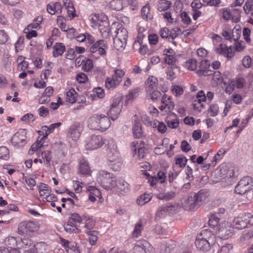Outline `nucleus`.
<instances>
[{
  "mask_svg": "<svg viewBox=\"0 0 253 253\" xmlns=\"http://www.w3.org/2000/svg\"><path fill=\"white\" fill-rule=\"evenodd\" d=\"M250 222H208L210 226H216V233L222 239H227L234 232V229L241 230L248 226Z\"/></svg>",
  "mask_w": 253,
  "mask_h": 253,
  "instance_id": "f257e3e1",
  "label": "nucleus"
},
{
  "mask_svg": "<svg viewBox=\"0 0 253 253\" xmlns=\"http://www.w3.org/2000/svg\"><path fill=\"white\" fill-rule=\"evenodd\" d=\"M111 122L109 118L104 115L94 114L87 120V126L92 129L104 131L110 126Z\"/></svg>",
  "mask_w": 253,
  "mask_h": 253,
  "instance_id": "f03ea898",
  "label": "nucleus"
},
{
  "mask_svg": "<svg viewBox=\"0 0 253 253\" xmlns=\"http://www.w3.org/2000/svg\"><path fill=\"white\" fill-rule=\"evenodd\" d=\"M214 236L208 229H204L198 234L195 240V245L197 249L203 251L210 250L211 245L213 242Z\"/></svg>",
  "mask_w": 253,
  "mask_h": 253,
  "instance_id": "7ed1b4c3",
  "label": "nucleus"
},
{
  "mask_svg": "<svg viewBox=\"0 0 253 253\" xmlns=\"http://www.w3.org/2000/svg\"><path fill=\"white\" fill-rule=\"evenodd\" d=\"M97 180L102 187L107 190L115 188L117 185V180L113 174L105 170L99 172Z\"/></svg>",
  "mask_w": 253,
  "mask_h": 253,
  "instance_id": "20e7f679",
  "label": "nucleus"
},
{
  "mask_svg": "<svg viewBox=\"0 0 253 253\" xmlns=\"http://www.w3.org/2000/svg\"><path fill=\"white\" fill-rule=\"evenodd\" d=\"M253 187V179L249 176L243 177L238 182L235 188V192L239 195H244L250 191Z\"/></svg>",
  "mask_w": 253,
  "mask_h": 253,
  "instance_id": "39448f33",
  "label": "nucleus"
},
{
  "mask_svg": "<svg viewBox=\"0 0 253 253\" xmlns=\"http://www.w3.org/2000/svg\"><path fill=\"white\" fill-rule=\"evenodd\" d=\"M125 75V72L121 69L114 70V73L112 78H108L105 82L106 86L109 89H114L119 85L122 78Z\"/></svg>",
  "mask_w": 253,
  "mask_h": 253,
  "instance_id": "423d86ee",
  "label": "nucleus"
},
{
  "mask_svg": "<svg viewBox=\"0 0 253 253\" xmlns=\"http://www.w3.org/2000/svg\"><path fill=\"white\" fill-rule=\"evenodd\" d=\"M106 45L105 41L102 40H99L89 47V51L93 57L97 59L100 55L106 54Z\"/></svg>",
  "mask_w": 253,
  "mask_h": 253,
  "instance_id": "0eeeda50",
  "label": "nucleus"
},
{
  "mask_svg": "<svg viewBox=\"0 0 253 253\" xmlns=\"http://www.w3.org/2000/svg\"><path fill=\"white\" fill-rule=\"evenodd\" d=\"M154 249L144 239L137 241L133 248V253H153Z\"/></svg>",
  "mask_w": 253,
  "mask_h": 253,
  "instance_id": "6e6552de",
  "label": "nucleus"
},
{
  "mask_svg": "<svg viewBox=\"0 0 253 253\" xmlns=\"http://www.w3.org/2000/svg\"><path fill=\"white\" fill-rule=\"evenodd\" d=\"M26 133V129H19L11 139L12 145L17 148L23 147L27 143Z\"/></svg>",
  "mask_w": 253,
  "mask_h": 253,
  "instance_id": "1a4fd4ad",
  "label": "nucleus"
},
{
  "mask_svg": "<svg viewBox=\"0 0 253 253\" xmlns=\"http://www.w3.org/2000/svg\"><path fill=\"white\" fill-rule=\"evenodd\" d=\"M229 171L225 165H221L218 169H216L211 174V180L213 183H217L222 179L226 177L228 175L230 176L231 173L228 174Z\"/></svg>",
  "mask_w": 253,
  "mask_h": 253,
  "instance_id": "9d476101",
  "label": "nucleus"
},
{
  "mask_svg": "<svg viewBox=\"0 0 253 253\" xmlns=\"http://www.w3.org/2000/svg\"><path fill=\"white\" fill-rule=\"evenodd\" d=\"M39 228V222H20L18 226V232L23 235L37 231Z\"/></svg>",
  "mask_w": 253,
  "mask_h": 253,
  "instance_id": "9b49d317",
  "label": "nucleus"
},
{
  "mask_svg": "<svg viewBox=\"0 0 253 253\" xmlns=\"http://www.w3.org/2000/svg\"><path fill=\"white\" fill-rule=\"evenodd\" d=\"M83 129V127L80 123H74L69 128L68 136L72 140H77L80 138Z\"/></svg>",
  "mask_w": 253,
  "mask_h": 253,
  "instance_id": "f8f14e48",
  "label": "nucleus"
},
{
  "mask_svg": "<svg viewBox=\"0 0 253 253\" xmlns=\"http://www.w3.org/2000/svg\"><path fill=\"white\" fill-rule=\"evenodd\" d=\"M168 180L170 186L177 188L182 184V176L179 172L174 173L169 171L168 174Z\"/></svg>",
  "mask_w": 253,
  "mask_h": 253,
  "instance_id": "ddd939ff",
  "label": "nucleus"
},
{
  "mask_svg": "<svg viewBox=\"0 0 253 253\" xmlns=\"http://www.w3.org/2000/svg\"><path fill=\"white\" fill-rule=\"evenodd\" d=\"M103 143L101 136L93 135L86 142V148L89 150H94L102 146Z\"/></svg>",
  "mask_w": 253,
  "mask_h": 253,
  "instance_id": "4468645a",
  "label": "nucleus"
},
{
  "mask_svg": "<svg viewBox=\"0 0 253 253\" xmlns=\"http://www.w3.org/2000/svg\"><path fill=\"white\" fill-rule=\"evenodd\" d=\"M161 105L159 107L161 111L165 110L166 112H171L174 107V104L172 102L170 96L167 97L166 94H164L161 99Z\"/></svg>",
  "mask_w": 253,
  "mask_h": 253,
  "instance_id": "2eb2a0df",
  "label": "nucleus"
},
{
  "mask_svg": "<svg viewBox=\"0 0 253 253\" xmlns=\"http://www.w3.org/2000/svg\"><path fill=\"white\" fill-rule=\"evenodd\" d=\"M210 66V64L208 60H202L199 67V69L197 71L196 74L199 76H211L212 74V71L208 69Z\"/></svg>",
  "mask_w": 253,
  "mask_h": 253,
  "instance_id": "dca6fc26",
  "label": "nucleus"
},
{
  "mask_svg": "<svg viewBox=\"0 0 253 253\" xmlns=\"http://www.w3.org/2000/svg\"><path fill=\"white\" fill-rule=\"evenodd\" d=\"M92 19L93 21L96 23V25H98V29L102 36L106 38L109 36V28L108 22L106 21H104L102 22V25H101V22H99L98 19V16L96 14L94 15V17Z\"/></svg>",
  "mask_w": 253,
  "mask_h": 253,
  "instance_id": "f3484780",
  "label": "nucleus"
},
{
  "mask_svg": "<svg viewBox=\"0 0 253 253\" xmlns=\"http://www.w3.org/2000/svg\"><path fill=\"white\" fill-rule=\"evenodd\" d=\"M225 212V210L223 208H220L218 209L217 212L215 213H210L207 215L208 221H219L221 220H223V214Z\"/></svg>",
  "mask_w": 253,
  "mask_h": 253,
  "instance_id": "a211bd4d",
  "label": "nucleus"
},
{
  "mask_svg": "<svg viewBox=\"0 0 253 253\" xmlns=\"http://www.w3.org/2000/svg\"><path fill=\"white\" fill-rule=\"evenodd\" d=\"M194 199L192 196H189L185 199L184 202L182 203L184 209L187 211H194L197 209L199 206L196 203Z\"/></svg>",
  "mask_w": 253,
  "mask_h": 253,
  "instance_id": "6ab92c4d",
  "label": "nucleus"
},
{
  "mask_svg": "<svg viewBox=\"0 0 253 253\" xmlns=\"http://www.w3.org/2000/svg\"><path fill=\"white\" fill-rule=\"evenodd\" d=\"M128 185V184L125 180L119 179L117 180L116 190L121 194L124 195L129 191Z\"/></svg>",
  "mask_w": 253,
  "mask_h": 253,
  "instance_id": "aec40b11",
  "label": "nucleus"
},
{
  "mask_svg": "<svg viewBox=\"0 0 253 253\" xmlns=\"http://www.w3.org/2000/svg\"><path fill=\"white\" fill-rule=\"evenodd\" d=\"M146 85L147 92L156 89L158 86L157 79L154 76L149 77L146 82Z\"/></svg>",
  "mask_w": 253,
  "mask_h": 253,
  "instance_id": "412c9836",
  "label": "nucleus"
},
{
  "mask_svg": "<svg viewBox=\"0 0 253 253\" xmlns=\"http://www.w3.org/2000/svg\"><path fill=\"white\" fill-rule=\"evenodd\" d=\"M79 170L80 173L83 175H87L90 174V168L88 163L84 159H82L80 162Z\"/></svg>",
  "mask_w": 253,
  "mask_h": 253,
  "instance_id": "4be33fe9",
  "label": "nucleus"
},
{
  "mask_svg": "<svg viewBox=\"0 0 253 253\" xmlns=\"http://www.w3.org/2000/svg\"><path fill=\"white\" fill-rule=\"evenodd\" d=\"M33 246L32 241L29 238H23L18 241L17 248L26 251Z\"/></svg>",
  "mask_w": 253,
  "mask_h": 253,
  "instance_id": "5701e85b",
  "label": "nucleus"
},
{
  "mask_svg": "<svg viewBox=\"0 0 253 253\" xmlns=\"http://www.w3.org/2000/svg\"><path fill=\"white\" fill-rule=\"evenodd\" d=\"M63 226L65 230L68 233H78L80 232V229L78 225L75 224L76 222H64Z\"/></svg>",
  "mask_w": 253,
  "mask_h": 253,
  "instance_id": "b1692460",
  "label": "nucleus"
},
{
  "mask_svg": "<svg viewBox=\"0 0 253 253\" xmlns=\"http://www.w3.org/2000/svg\"><path fill=\"white\" fill-rule=\"evenodd\" d=\"M116 33V37L115 38L127 41L128 32L126 29L122 26H121L117 28Z\"/></svg>",
  "mask_w": 253,
  "mask_h": 253,
  "instance_id": "393cba45",
  "label": "nucleus"
},
{
  "mask_svg": "<svg viewBox=\"0 0 253 253\" xmlns=\"http://www.w3.org/2000/svg\"><path fill=\"white\" fill-rule=\"evenodd\" d=\"M168 227L166 222H160L156 225L155 231L158 234H167L169 231Z\"/></svg>",
  "mask_w": 253,
  "mask_h": 253,
  "instance_id": "a878e982",
  "label": "nucleus"
},
{
  "mask_svg": "<svg viewBox=\"0 0 253 253\" xmlns=\"http://www.w3.org/2000/svg\"><path fill=\"white\" fill-rule=\"evenodd\" d=\"M121 110L122 108L120 107H111L110 110L107 113V117H109L113 121H115L118 118Z\"/></svg>",
  "mask_w": 253,
  "mask_h": 253,
  "instance_id": "bb28decb",
  "label": "nucleus"
},
{
  "mask_svg": "<svg viewBox=\"0 0 253 253\" xmlns=\"http://www.w3.org/2000/svg\"><path fill=\"white\" fill-rule=\"evenodd\" d=\"M53 48V55L54 57L61 55L65 50V47L62 43H56Z\"/></svg>",
  "mask_w": 253,
  "mask_h": 253,
  "instance_id": "cd10ccee",
  "label": "nucleus"
},
{
  "mask_svg": "<svg viewBox=\"0 0 253 253\" xmlns=\"http://www.w3.org/2000/svg\"><path fill=\"white\" fill-rule=\"evenodd\" d=\"M175 192L169 191L168 192L159 193L157 194V198L159 200L169 201L175 197Z\"/></svg>",
  "mask_w": 253,
  "mask_h": 253,
  "instance_id": "c85d7f7f",
  "label": "nucleus"
},
{
  "mask_svg": "<svg viewBox=\"0 0 253 253\" xmlns=\"http://www.w3.org/2000/svg\"><path fill=\"white\" fill-rule=\"evenodd\" d=\"M152 198L150 194L144 193L140 195L137 199V204L140 206H143L149 202Z\"/></svg>",
  "mask_w": 253,
  "mask_h": 253,
  "instance_id": "c756f323",
  "label": "nucleus"
},
{
  "mask_svg": "<svg viewBox=\"0 0 253 253\" xmlns=\"http://www.w3.org/2000/svg\"><path fill=\"white\" fill-rule=\"evenodd\" d=\"M192 197L195 199L196 203L199 207L202 202L206 200V194L203 190H200L197 193L195 194Z\"/></svg>",
  "mask_w": 253,
  "mask_h": 253,
  "instance_id": "7c9ffc66",
  "label": "nucleus"
},
{
  "mask_svg": "<svg viewBox=\"0 0 253 253\" xmlns=\"http://www.w3.org/2000/svg\"><path fill=\"white\" fill-rule=\"evenodd\" d=\"M132 130L133 136L135 138H139L142 136L143 132L141 128V124L140 123L135 122Z\"/></svg>",
  "mask_w": 253,
  "mask_h": 253,
  "instance_id": "2f4dec72",
  "label": "nucleus"
},
{
  "mask_svg": "<svg viewBox=\"0 0 253 253\" xmlns=\"http://www.w3.org/2000/svg\"><path fill=\"white\" fill-rule=\"evenodd\" d=\"M51 189L47 185L44 183H41L39 186V191L41 196L44 197L50 194Z\"/></svg>",
  "mask_w": 253,
  "mask_h": 253,
  "instance_id": "473e14b6",
  "label": "nucleus"
},
{
  "mask_svg": "<svg viewBox=\"0 0 253 253\" xmlns=\"http://www.w3.org/2000/svg\"><path fill=\"white\" fill-rule=\"evenodd\" d=\"M123 0H113L110 2V7L114 10L119 11L124 7Z\"/></svg>",
  "mask_w": 253,
  "mask_h": 253,
  "instance_id": "72a5a7b5",
  "label": "nucleus"
},
{
  "mask_svg": "<svg viewBox=\"0 0 253 253\" xmlns=\"http://www.w3.org/2000/svg\"><path fill=\"white\" fill-rule=\"evenodd\" d=\"M76 96L77 93L75 90L73 88L70 89L66 92V100L69 103H73L76 101Z\"/></svg>",
  "mask_w": 253,
  "mask_h": 253,
  "instance_id": "f704fd0d",
  "label": "nucleus"
},
{
  "mask_svg": "<svg viewBox=\"0 0 253 253\" xmlns=\"http://www.w3.org/2000/svg\"><path fill=\"white\" fill-rule=\"evenodd\" d=\"M89 236L88 241L91 245H94L98 240V232L96 231H86Z\"/></svg>",
  "mask_w": 253,
  "mask_h": 253,
  "instance_id": "c9c22d12",
  "label": "nucleus"
},
{
  "mask_svg": "<svg viewBox=\"0 0 253 253\" xmlns=\"http://www.w3.org/2000/svg\"><path fill=\"white\" fill-rule=\"evenodd\" d=\"M126 41L115 38L114 40V46L118 50H122L126 47Z\"/></svg>",
  "mask_w": 253,
  "mask_h": 253,
  "instance_id": "e433bc0d",
  "label": "nucleus"
},
{
  "mask_svg": "<svg viewBox=\"0 0 253 253\" xmlns=\"http://www.w3.org/2000/svg\"><path fill=\"white\" fill-rule=\"evenodd\" d=\"M149 11L150 6L148 4L145 5L141 8V15L143 19L147 20L148 18H152V16L149 13Z\"/></svg>",
  "mask_w": 253,
  "mask_h": 253,
  "instance_id": "4c0bfd02",
  "label": "nucleus"
},
{
  "mask_svg": "<svg viewBox=\"0 0 253 253\" xmlns=\"http://www.w3.org/2000/svg\"><path fill=\"white\" fill-rule=\"evenodd\" d=\"M124 7H128L130 10H134L138 7L137 0H123Z\"/></svg>",
  "mask_w": 253,
  "mask_h": 253,
  "instance_id": "58836bf2",
  "label": "nucleus"
},
{
  "mask_svg": "<svg viewBox=\"0 0 253 253\" xmlns=\"http://www.w3.org/2000/svg\"><path fill=\"white\" fill-rule=\"evenodd\" d=\"M18 241L13 237H9L4 240V244L10 249L14 248L15 246L17 247Z\"/></svg>",
  "mask_w": 253,
  "mask_h": 253,
  "instance_id": "ea45409f",
  "label": "nucleus"
},
{
  "mask_svg": "<svg viewBox=\"0 0 253 253\" xmlns=\"http://www.w3.org/2000/svg\"><path fill=\"white\" fill-rule=\"evenodd\" d=\"M108 162H113L116 160H122L119 151L108 152L107 154Z\"/></svg>",
  "mask_w": 253,
  "mask_h": 253,
  "instance_id": "a19ab883",
  "label": "nucleus"
},
{
  "mask_svg": "<svg viewBox=\"0 0 253 253\" xmlns=\"http://www.w3.org/2000/svg\"><path fill=\"white\" fill-rule=\"evenodd\" d=\"M185 66L188 70H195L197 67V61L195 59H190L185 62Z\"/></svg>",
  "mask_w": 253,
  "mask_h": 253,
  "instance_id": "79ce46f5",
  "label": "nucleus"
},
{
  "mask_svg": "<svg viewBox=\"0 0 253 253\" xmlns=\"http://www.w3.org/2000/svg\"><path fill=\"white\" fill-rule=\"evenodd\" d=\"M93 64L91 59H87L82 62V68L85 72L90 71L93 68Z\"/></svg>",
  "mask_w": 253,
  "mask_h": 253,
  "instance_id": "37998d69",
  "label": "nucleus"
},
{
  "mask_svg": "<svg viewBox=\"0 0 253 253\" xmlns=\"http://www.w3.org/2000/svg\"><path fill=\"white\" fill-rule=\"evenodd\" d=\"M122 160L108 162L109 166L114 171H118L121 169Z\"/></svg>",
  "mask_w": 253,
  "mask_h": 253,
  "instance_id": "c03bdc74",
  "label": "nucleus"
},
{
  "mask_svg": "<svg viewBox=\"0 0 253 253\" xmlns=\"http://www.w3.org/2000/svg\"><path fill=\"white\" fill-rule=\"evenodd\" d=\"M143 228V226L141 223L136 224L132 232V236L135 238L139 237L141 235Z\"/></svg>",
  "mask_w": 253,
  "mask_h": 253,
  "instance_id": "a18cd8bd",
  "label": "nucleus"
},
{
  "mask_svg": "<svg viewBox=\"0 0 253 253\" xmlns=\"http://www.w3.org/2000/svg\"><path fill=\"white\" fill-rule=\"evenodd\" d=\"M181 30L177 27L171 29L170 31L169 30V41H170V40L174 39L178 36Z\"/></svg>",
  "mask_w": 253,
  "mask_h": 253,
  "instance_id": "49530a36",
  "label": "nucleus"
},
{
  "mask_svg": "<svg viewBox=\"0 0 253 253\" xmlns=\"http://www.w3.org/2000/svg\"><path fill=\"white\" fill-rule=\"evenodd\" d=\"M187 162V158L182 155L178 156L175 159V164L179 165L180 168L184 167Z\"/></svg>",
  "mask_w": 253,
  "mask_h": 253,
  "instance_id": "de8ad7c7",
  "label": "nucleus"
},
{
  "mask_svg": "<svg viewBox=\"0 0 253 253\" xmlns=\"http://www.w3.org/2000/svg\"><path fill=\"white\" fill-rule=\"evenodd\" d=\"M9 150L6 147H0V159L6 160L9 158Z\"/></svg>",
  "mask_w": 253,
  "mask_h": 253,
  "instance_id": "09e8293b",
  "label": "nucleus"
},
{
  "mask_svg": "<svg viewBox=\"0 0 253 253\" xmlns=\"http://www.w3.org/2000/svg\"><path fill=\"white\" fill-rule=\"evenodd\" d=\"M170 2L169 1L162 0L158 5V9L160 11L167 10L170 6Z\"/></svg>",
  "mask_w": 253,
  "mask_h": 253,
  "instance_id": "8fccbe9b",
  "label": "nucleus"
},
{
  "mask_svg": "<svg viewBox=\"0 0 253 253\" xmlns=\"http://www.w3.org/2000/svg\"><path fill=\"white\" fill-rule=\"evenodd\" d=\"M149 95H150V98L153 101H156L158 99H160L161 96V92L158 90L155 89L151 91H149L147 92Z\"/></svg>",
  "mask_w": 253,
  "mask_h": 253,
  "instance_id": "3c124183",
  "label": "nucleus"
},
{
  "mask_svg": "<svg viewBox=\"0 0 253 253\" xmlns=\"http://www.w3.org/2000/svg\"><path fill=\"white\" fill-rule=\"evenodd\" d=\"M230 49V48H228L225 44L220 43L219 45L215 48V51L218 54L225 55L226 53H228V50Z\"/></svg>",
  "mask_w": 253,
  "mask_h": 253,
  "instance_id": "603ef678",
  "label": "nucleus"
},
{
  "mask_svg": "<svg viewBox=\"0 0 253 253\" xmlns=\"http://www.w3.org/2000/svg\"><path fill=\"white\" fill-rule=\"evenodd\" d=\"M167 212L166 210L163 208H161L156 213L155 219L159 220L164 218L167 215Z\"/></svg>",
  "mask_w": 253,
  "mask_h": 253,
  "instance_id": "864d4df0",
  "label": "nucleus"
},
{
  "mask_svg": "<svg viewBox=\"0 0 253 253\" xmlns=\"http://www.w3.org/2000/svg\"><path fill=\"white\" fill-rule=\"evenodd\" d=\"M166 123L168 127L173 129L177 128L179 124V120L177 119L171 120H167Z\"/></svg>",
  "mask_w": 253,
  "mask_h": 253,
  "instance_id": "5fc2aeb1",
  "label": "nucleus"
},
{
  "mask_svg": "<svg viewBox=\"0 0 253 253\" xmlns=\"http://www.w3.org/2000/svg\"><path fill=\"white\" fill-rule=\"evenodd\" d=\"M33 246L35 247L34 249L37 253L39 251L41 253H43V251H45L46 247V244L43 242L38 243L36 245H33Z\"/></svg>",
  "mask_w": 253,
  "mask_h": 253,
  "instance_id": "6e6d98bb",
  "label": "nucleus"
},
{
  "mask_svg": "<svg viewBox=\"0 0 253 253\" xmlns=\"http://www.w3.org/2000/svg\"><path fill=\"white\" fill-rule=\"evenodd\" d=\"M166 176L165 173L162 171L158 172L157 175L155 177V180L160 182V183H163L165 182Z\"/></svg>",
  "mask_w": 253,
  "mask_h": 253,
  "instance_id": "4d7b16f0",
  "label": "nucleus"
},
{
  "mask_svg": "<svg viewBox=\"0 0 253 253\" xmlns=\"http://www.w3.org/2000/svg\"><path fill=\"white\" fill-rule=\"evenodd\" d=\"M176 57L174 55H165V57H164L165 62L169 65H172L174 64L176 62Z\"/></svg>",
  "mask_w": 253,
  "mask_h": 253,
  "instance_id": "13d9d810",
  "label": "nucleus"
},
{
  "mask_svg": "<svg viewBox=\"0 0 253 253\" xmlns=\"http://www.w3.org/2000/svg\"><path fill=\"white\" fill-rule=\"evenodd\" d=\"M48 130L49 128L46 126H42L41 127V130L39 131V133L40 135H43V137L41 138V140L46 138L48 135L50 134V132H48Z\"/></svg>",
  "mask_w": 253,
  "mask_h": 253,
  "instance_id": "bf43d9fd",
  "label": "nucleus"
},
{
  "mask_svg": "<svg viewBox=\"0 0 253 253\" xmlns=\"http://www.w3.org/2000/svg\"><path fill=\"white\" fill-rule=\"evenodd\" d=\"M42 159L45 160L46 163L48 164L50 163V160L52 158L50 152L49 151H46L42 153Z\"/></svg>",
  "mask_w": 253,
  "mask_h": 253,
  "instance_id": "052dcab7",
  "label": "nucleus"
},
{
  "mask_svg": "<svg viewBox=\"0 0 253 253\" xmlns=\"http://www.w3.org/2000/svg\"><path fill=\"white\" fill-rule=\"evenodd\" d=\"M209 112L211 116H216L218 112V107L217 105H211L209 109Z\"/></svg>",
  "mask_w": 253,
  "mask_h": 253,
  "instance_id": "680f3d73",
  "label": "nucleus"
},
{
  "mask_svg": "<svg viewBox=\"0 0 253 253\" xmlns=\"http://www.w3.org/2000/svg\"><path fill=\"white\" fill-rule=\"evenodd\" d=\"M76 79L80 83H84L87 80V76L83 73H80L77 75Z\"/></svg>",
  "mask_w": 253,
  "mask_h": 253,
  "instance_id": "e2e57ef3",
  "label": "nucleus"
},
{
  "mask_svg": "<svg viewBox=\"0 0 253 253\" xmlns=\"http://www.w3.org/2000/svg\"><path fill=\"white\" fill-rule=\"evenodd\" d=\"M108 152L118 151L117 150V146L116 142L113 140H111L108 144Z\"/></svg>",
  "mask_w": 253,
  "mask_h": 253,
  "instance_id": "0e129e2a",
  "label": "nucleus"
},
{
  "mask_svg": "<svg viewBox=\"0 0 253 253\" xmlns=\"http://www.w3.org/2000/svg\"><path fill=\"white\" fill-rule=\"evenodd\" d=\"M232 249L233 246L231 244H226L221 247L219 253H229Z\"/></svg>",
  "mask_w": 253,
  "mask_h": 253,
  "instance_id": "69168bd1",
  "label": "nucleus"
},
{
  "mask_svg": "<svg viewBox=\"0 0 253 253\" xmlns=\"http://www.w3.org/2000/svg\"><path fill=\"white\" fill-rule=\"evenodd\" d=\"M160 35L162 38L163 39H168L169 40V30L168 28L165 27L162 28L160 31Z\"/></svg>",
  "mask_w": 253,
  "mask_h": 253,
  "instance_id": "338daca9",
  "label": "nucleus"
},
{
  "mask_svg": "<svg viewBox=\"0 0 253 253\" xmlns=\"http://www.w3.org/2000/svg\"><path fill=\"white\" fill-rule=\"evenodd\" d=\"M181 18L182 19V21L185 24L188 25L191 22V19L190 17L185 12H182L181 13Z\"/></svg>",
  "mask_w": 253,
  "mask_h": 253,
  "instance_id": "774afa93",
  "label": "nucleus"
}]
</instances>
